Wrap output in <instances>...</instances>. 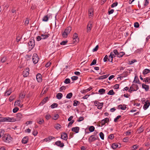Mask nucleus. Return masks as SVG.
<instances>
[{"label":"nucleus","instance_id":"obj_1","mask_svg":"<svg viewBox=\"0 0 150 150\" xmlns=\"http://www.w3.org/2000/svg\"><path fill=\"white\" fill-rule=\"evenodd\" d=\"M2 140L5 142L9 143L12 140V138L11 136L8 134H4L2 137Z\"/></svg>","mask_w":150,"mask_h":150},{"label":"nucleus","instance_id":"obj_2","mask_svg":"<svg viewBox=\"0 0 150 150\" xmlns=\"http://www.w3.org/2000/svg\"><path fill=\"white\" fill-rule=\"evenodd\" d=\"M71 30V28L70 26H69L66 28L64 31L62 33L63 38H67L68 35L70 33Z\"/></svg>","mask_w":150,"mask_h":150},{"label":"nucleus","instance_id":"obj_3","mask_svg":"<svg viewBox=\"0 0 150 150\" xmlns=\"http://www.w3.org/2000/svg\"><path fill=\"white\" fill-rule=\"evenodd\" d=\"M28 47L29 50H31L34 47L35 45V40L33 38H31L28 42Z\"/></svg>","mask_w":150,"mask_h":150},{"label":"nucleus","instance_id":"obj_4","mask_svg":"<svg viewBox=\"0 0 150 150\" xmlns=\"http://www.w3.org/2000/svg\"><path fill=\"white\" fill-rule=\"evenodd\" d=\"M39 58L36 53H34L33 56L32 60L34 64H35L38 62Z\"/></svg>","mask_w":150,"mask_h":150},{"label":"nucleus","instance_id":"obj_5","mask_svg":"<svg viewBox=\"0 0 150 150\" xmlns=\"http://www.w3.org/2000/svg\"><path fill=\"white\" fill-rule=\"evenodd\" d=\"M29 68L27 67L23 71V74L24 77H26L29 75Z\"/></svg>","mask_w":150,"mask_h":150},{"label":"nucleus","instance_id":"obj_6","mask_svg":"<svg viewBox=\"0 0 150 150\" xmlns=\"http://www.w3.org/2000/svg\"><path fill=\"white\" fill-rule=\"evenodd\" d=\"M97 139V138L96 137H94L93 135H91L88 138V141L91 143L95 141Z\"/></svg>","mask_w":150,"mask_h":150},{"label":"nucleus","instance_id":"obj_7","mask_svg":"<svg viewBox=\"0 0 150 150\" xmlns=\"http://www.w3.org/2000/svg\"><path fill=\"white\" fill-rule=\"evenodd\" d=\"M150 105V103L149 100L145 102V104L143 106V108L144 110L147 109Z\"/></svg>","mask_w":150,"mask_h":150},{"label":"nucleus","instance_id":"obj_8","mask_svg":"<svg viewBox=\"0 0 150 150\" xmlns=\"http://www.w3.org/2000/svg\"><path fill=\"white\" fill-rule=\"evenodd\" d=\"M24 115L21 113H18L16 115V121H19L23 117Z\"/></svg>","mask_w":150,"mask_h":150},{"label":"nucleus","instance_id":"obj_9","mask_svg":"<svg viewBox=\"0 0 150 150\" xmlns=\"http://www.w3.org/2000/svg\"><path fill=\"white\" fill-rule=\"evenodd\" d=\"M55 144L57 146L61 148H62L64 146V144L62 143L60 141H58L55 142Z\"/></svg>","mask_w":150,"mask_h":150},{"label":"nucleus","instance_id":"obj_10","mask_svg":"<svg viewBox=\"0 0 150 150\" xmlns=\"http://www.w3.org/2000/svg\"><path fill=\"white\" fill-rule=\"evenodd\" d=\"M61 138L65 140H67L68 138L67 134L65 132H63L61 134Z\"/></svg>","mask_w":150,"mask_h":150},{"label":"nucleus","instance_id":"obj_11","mask_svg":"<svg viewBox=\"0 0 150 150\" xmlns=\"http://www.w3.org/2000/svg\"><path fill=\"white\" fill-rule=\"evenodd\" d=\"M109 119L108 118H106L102 120L100 122V124L102 125H103L105 124L108 122H109Z\"/></svg>","mask_w":150,"mask_h":150},{"label":"nucleus","instance_id":"obj_12","mask_svg":"<svg viewBox=\"0 0 150 150\" xmlns=\"http://www.w3.org/2000/svg\"><path fill=\"white\" fill-rule=\"evenodd\" d=\"M36 79L37 81L39 82H41L42 81V75L41 74L38 73L37 74L36 76Z\"/></svg>","mask_w":150,"mask_h":150},{"label":"nucleus","instance_id":"obj_13","mask_svg":"<svg viewBox=\"0 0 150 150\" xmlns=\"http://www.w3.org/2000/svg\"><path fill=\"white\" fill-rule=\"evenodd\" d=\"M28 140V137L25 136L24 137L22 140V142L24 144H26L27 143Z\"/></svg>","mask_w":150,"mask_h":150},{"label":"nucleus","instance_id":"obj_14","mask_svg":"<svg viewBox=\"0 0 150 150\" xmlns=\"http://www.w3.org/2000/svg\"><path fill=\"white\" fill-rule=\"evenodd\" d=\"M80 129L79 127H76L72 128L71 130L72 131L75 132L76 133H78L79 132Z\"/></svg>","mask_w":150,"mask_h":150},{"label":"nucleus","instance_id":"obj_15","mask_svg":"<svg viewBox=\"0 0 150 150\" xmlns=\"http://www.w3.org/2000/svg\"><path fill=\"white\" fill-rule=\"evenodd\" d=\"M113 55H114V54L112 52H111L110 55L108 56V61L112 63V62L113 59L114 57H112V56Z\"/></svg>","mask_w":150,"mask_h":150},{"label":"nucleus","instance_id":"obj_16","mask_svg":"<svg viewBox=\"0 0 150 150\" xmlns=\"http://www.w3.org/2000/svg\"><path fill=\"white\" fill-rule=\"evenodd\" d=\"M130 87L132 88L133 90H134V91H136L139 89L138 86L137 84H133Z\"/></svg>","mask_w":150,"mask_h":150},{"label":"nucleus","instance_id":"obj_17","mask_svg":"<svg viewBox=\"0 0 150 150\" xmlns=\"http://www.w3.org/2000/svg\"><path fill=\"white\" fill-rule=\"evenodd\" d=\"M118 109H121L122 110H125L127 108L126 105L125 104L120 105L118 106Z\"/></svg>","mask_w":150,"mask_h":150},{"label":"nucleus","instance_id":"obj_18","mask_svg":"<svg viewBox=\"0 0 150 150\" xmlns=\"http://www.w3.org/2000/svg\"><path fill=\"white\" fill-rule=\"evenodd\" d=\"M92 24L90 22L88 23L87 27V32H89L90 31L92 28Z\"/></svg>","mask_w":150,"mask_h":150},{"label":"nucleus","instance_id":"obj_19","mask_svg":"<svg viewBox=\"0 0 150 150\" xmlns=\"http://www.w3.org/2000/svg\"><path fill=\"white\" fill-rule=\"evenodd\" d=\"M12 90L11 88L9 89L8 90L6 91L5 93V96H8L12 93Z\"/></svg>","mask_w":150,"mask_h":150},{"label":"nucleus","instance_id":"obj_20","mask_svg":"<svg viewBox=\"0 0 150 150\" xmlns=\"http://www.w3.org/2000/svg\"><path fill=\"white\" fill-rule=\"evenodd\" d=\"M109 75H104L101 76L97 78L96 79L97 80H102L106 78Z\"/></svg>","mask_w":150,"mask_h":150},{"label":"nucleus","instance_id":"obj_21","mask_svg":"<svg viewBox=\"0 0 150 150\" xmlns=\"http://www.w3.org/2000/svg\"><path fill=\"white\" fill-rule=\"evenodd\" d=\"M142 87L146 91H148L149 89V86L143 83L142 85Z\"/></svg>","mask_w":150,"mask_h":150},{"label":"nucleus","instance_id":"obj_22","mask_svg":"<svg viewBox=\"0 0 150 150\" xmlns=\"http://www.w3.org/2000/svg\"><path fill=\"white\" fill-rule=\"evenodd\" d=\"M6 120L7 121L9 122H14L16 121V119L14 118L13 117L10 118L9 117H6Z\"/></svg>","mask_w":150,"mask_h":150},{"label":"nucleus","instance_id":"obj_23","mask_svg":"<svg viewBox=\"0 0 150 150\" xmlns=\"http://www.w3.org/2000/svg\"><path fill=\"white\" fill-rule=\"evenodd\" d=\"M37 122L40 125H42L44 122L43 119L42 118H39L37 120Z\"/></svg>","mask_w":150,"mask_h":150},{"label":"nucleus","instance_id":"obj_24","mask_svg":"<svg viewBox=\"0 0 150 150\" xmlns=\"http://www.w3.org/2000/svg\"><path fill=\"white\" fill-rule=\"evenodd\" d=\"M42 39H45L47 38L49 36V34H41L40 35Z\"/></svg>","mask_w":150,"mask_h":150},{"label":"nucleus","instance_id":"obj_25","mask_svg":"<svg viewBox=\"0 0 150 150\" xmlns=\"http://www.w3.org/2000/svg\"><path fill=\"white\" fill-rule=\"evenodd\" d=\"M48 98L47 97H46L44 98L40 103V105H43V104H45L48 100Z\"/></svg>","mask_w":150,"mask_h":150},{"label":"nucleus","instance_id":"obj_26","mask_svg":"<svg viewBox=\"0 0 150 150\" xmlns=\"http://www.w3.org/2000/svg\"><path fill=\"white\" fill-rule=\"evenodd\" d=\"M134 82L136 83H138L139 84H141V83L140 82L139 80V79L138 77L137 76H135Z\"/></svg>","mask_w":150,"mask_h":150},{"label":"nucleus","instance_id":"obj_27","mask_svg":"<svg viewBox=\"0 0 150 150\" xmlns=\"http://www.w3.org/2000/svg\"><path fill=\"white\" fill-rule=\"evenodd\" d=\"M21 101L20 99L15 101L14 103V105L18 106H21V107L23 105L21 106V105H20Z\"/></svg>","mask_w":150,"mask_h":150},{"label":"nucleus","instance_id":"obj_28","mask_svg":"<svg viewBox=\"0 0 150 150\" xmlns=\"http://www.w3.org/2000/svg\"><path fill=\"white\" fill-rule=\"evenodd\" d=\"M62 94L60 93H59L57 94L56 96V98H57V99L60 100L62 98Z\"/></svg>","mask_w":150,"mask_h":150},{"label":"nucleus","instance_id":"obj_29","mask_svg":"<svg viewBox=\"0 0 150 150\" xmlns=\"http://www.w3.org/2000/svg\"><path fill=\"white\" fill-rule=\"evenodd\" d=\"M149 72H150V70L149 69H146L143 70V74L145 75Z\"/></svg>","mask_w":150,"mask_h":150},{"label":"nucleus","instance_id":"obj_30","mask_svg":"<svg viewBox=\"0 0 150 150\" xmlns=\"http://www.w3.org/2000/svg\"><path fill=\"white\" fill-rule=\"evenodd\" d=\"M144 130L143 127L141 126L137 129V132L138 133H140L142 132Z\"/></svg>","mask_w":150,"mask_h":150},{"label":"nucleus","instance_id":"obj_31","mask_svg":"<svg viewBox=\"0 0 150 150\" xmlns=\"http://www.w3.org/2000/svg\"><path fill=\"white\" fill-rule=\"evenodd\" d=\"M93 10L92 8H90L88 10L89 16H92L93 15Z\"/></svg>","mask_w":150,"mask_h":150},{"label":"nucleus","instance_id":"obj_32","mask_svg":"<svg viewBox=\"0 0 150 150\" xmlns=\"http://www.w3.org/2000/svg\"><path fill=\"white\" fill-rule=\"evenodd\" d=\"M49 17H48V15L45 16L43 18L42 21L46 22L49 19Z\"/></svg>","mask_w":150,"mask_h":150},{"label":"nucleus","instance_id":"obj_33","mask_svg":"<svg viewBox=\"0 0 150 150\" xmlns=\"http://www.w3.org/2000/svg\"><path fill=\"white\" fill-rule=\"evenodd\" d=\"M125 53L124 52H121L118 53V54L117 55V57H118L120 58L122 57V56L125 54Z\"/></svg>","mask_w":150,"mask_h":150},{"label":"nucleus","instance_id":"obj_34","mask_svg":"<svg viewBox=\"0 0 150 150\" xmlns=\"http://www.w3.org/2000/svg\"><path fill=\"white\" fill-rule=\"evenodd\" d=\"M25 97V95L23 94V93H21L19 94V98L20 99H22L24 98Z\"/></svg>","mask_w":150,"mask_h":150},{"label":"nucleus","instance_id":"obj_35","mask_svg":"<svg viewBox=\"0 0 150 150\" xmlns=\"http://www.w3.org/2000/svg\"><path fill=\"white\" fill-rule=\"evenodd\" d=\"M88 129L90 132H92L94 131L95 127L93 126H90L89 127Z\"/></svg>","mask_w":150,"mask_h":150},{"label":"nucleus","instance_id":"obj_36","mask_svg":"<svg viewBox=\"0 0 150 150\" xmlns=\"http://www.w3.org/2000/svg\"><path fill=\"white\" fill-rule=\"evenodd\" d=\"M118 146V145L116 143H113L112 145V147L113 149H115Z\"/></svg>","mask_w":150,"mask_h":150},{"label":"nucleus","instance_id":"obj_37","mask_svg":"<svg viewBox=\"0 0 150 150\" xmlns=\"http://www.w3.org/2000/svg\"><path fill=\"white\" fill-rule=\"evenodd\" d=\"M73 96V94L72 93H70L68 94L66 96V98L68 99L71 98Z\"/></svg>","mask_w":150,"mask_h":150},{"label":"nucleus","instance_id":"obj_38","mask_svg":"<svg viewBox=\"0 0 150 150\" xmlns=\"http://www.w3.org/2000/svg\"><path fill=\"white\" fill-rule=\"evenodd\" d=\"M62 127L59 124H57L55 128L57 130H59Z\"/></svg>","mask_w":150,"mask_h":150},{"label":"nucleus","instance_id":"obj_39","mask_svg":"<svg viewBox=\"0 0 150 150\" xmlns=\"http://www.w3.org/2000/svg\"><path fill=\"white\" fill-rule=\"evenodd\" d=\"M105 90L103 88H102L99 89L98 92L100 93L101 94H102L104 93L105 92Z\"/></svg>","mask_w":150,"mask_h":150},{"label":"nucleus","instance_id":"obj_40","mask_svg":"<svg viewBox=\"0 0 150 150\" xmlns=\"http://www.w3.org/2000/svg\"><path fill=\"white\" fill-rule=\"evenodd\" d=\"M128 72L127 71H124L121 75L123 77L127 76L128 75Z\"/></svg>","mask_w":150,"mask_h":150},{"label":"nucleus","instance_id":"obj_41","mask_svg":"<svg viewBox=\"0 0 150 150\" xmlns=\"http://www.w3.org/2000/svg\"><path fill=\"white\" fill-rule=\"evenodd\" d=\"M74 103L73 104V105L74 106H76L77 105H79L80 103V102L79 101L76 100H74Z\"/></svg>","mask_w":150,"mask_h":150},{"label":"nucleus","instance_id":"obj_42","mask_svg":"<svg viewBox=\"0 0 150 150\" xmlns=\"http://www.w3.org/2000/svg\"><path fill=\"white\" fill-rule=\"evenodd\" d=\"M103 103H99V104L98 106V108L99 109H101L103 106Z\"/></svg>","mask_w":150,"mask_h":150},{"label":"nucleus","instance_id":"obj_43","mask_svg":"<svg viewBox=\"0 0 150 150\" xmlns=\"http://www.w3.org/2000/svg\"><path fill=\"white\" fill-rule=\"evenodd\" d=\"M115 94L113 90H111L109 91L108 93V94L109 95H113Z\"/></svg>","mask_w":150,"mask_h":150},{"label":"nucleus","instance_id":"obj_44","mask_svg":"<svg viewBox=\"0 0 150 150\" xmlns=\"http://www.w3.org/2000/svg\"><path fill=\"white\" fill-rule=\"evenodd\" d=\"M58 106V104L57 103H54L51 105L52 108H57Z\"/></svg>","mask_w":150,"mask_h":150},{"label":"nucleus","instance_id":"obj_45","mask_svg":"<svg viewBox=\"0 0 150 150\" xmlns=\"http://www.w3.org/2000/svg\"><path fill=\"white\" fill-rule=\"evenodd\" d=\"M73 39H78L79 38L78 37V35L76 33H74L73 36Z\"/></svg>","mask_w":150,"mask_h":150},{"label":"nucleus","instance_id":"obj_46","mask_svg":"<svg viewBox=\"0 0 150 150\" xmlns=\"http://www.w3.org/2000/svg\"><path fill=\"white\" fill-rule=\"evenodd\" d=\"M6 117L1 118L0 117V122H4L7 121Z\"/></svg>","mask_w":150,"mask_h":150},{"label":"nucleus","instance_id":"obj_47","mask_svg":"<svg viewBox=\"0 0 150 150\" xmlns=\"http://www.w3.org/2000/svg\"><path fill=\"white\" fill-rule=\"evenodd\" d=\"M99 136L100 138L102 139H104V134L102 132H100L99 134Z\"/></svg>","mask_w":150,"mask_h":150},{"label":"nucleus","instance_id":"obj_48","mask_svg":"<svg viewBox=\"0 0 150 150\" xmlns=\"http://www.w3.org/2000/svg\"><path fill=\"white\" fill-rule=\"evenodd\" d=\"M6 59H7L6 57L5 56L3 57L2 58L1 60V62H6Z\"/></svg>","mask_w":150,"mask_h":150},{"label":"nucleus","instance_id":"obj_49","mask_svg":"<svg viewBox=\"0 0 150 150\" xmlns=\"http://www.w3.org/2000/svg\"><path fill=\"white\" fill-rule=\"evenodd\" d=\"M96 60L95 59H94L93 60L92 62H91V64H90V65L91 66L94 65H95L96 64Z\"/></svg>","mask_w":150,"mask_h":150},{"label":"nucleus","instance_id":"obj_50","mask_svg":"<svg viewBox=\"0 0 150 150\" xmlns=\"http://www.w3.org/2000/svg\"><path fill=\"white\" fill-rule=\"evenodd\" d=\"M64 82L66 84H68L70 83V80L69 79H66L64 80Z\"/></svg>","mask_w":150,"mask_h":150},{"label":"nucleus","instance_id":"obj_51","mask_svg":"<svg viewBox=\"0 0 150 150\" xmlns=\"http://www.w3.org/2000/svg\"><path fill=\"white\" fill-rule=\"evenodd\" d=\"M66 89V87L64 86H62L59 89L60 91H62L63 90H65Z\"/></svg>","mask_w":150,"mask_h":150},{"label":"nucleus","instance_id":"obj_52","mask_svg":"<svg viewBox=\"0 0 150 150\" xmlns=\"http://www.w3.org/2000/svg\"><path fill=\"white\" fill-rule=\"evenodd\" d=\"M45 117L47 120H49L51 118V116L50 115L47 114L45 115Z\"/></svg>","mask_w":150,"mask_h":150},{"label":"nucleus","instance_id":"obj_53","mask_svg":"<svg viewBox=\"0 0 150 150\" xmlns=\"http://www.w3.org/2000/svg\"><path fill=\"white\" fill-rule=\"evenodd\" d=\"M68 41H63L60 43V44L61 45H66L67 42Z\"/></svg>","mask_w":150,"mask_h":150},{"label":"nucleus","instance_id":"obj_54","mask_svg":"<svg viewBox=\"0 0 150 150\" xmlns=\"http://www.w3.org/2000/svg\"><path fill=\"white\" fill-rule=\"evenodd\" d=\"M139 146L137 145H134L132 146V148H133L132 150H135L138 148Z\"/></svg>","mask_w":150,"mask_h":150},{"label":"nucleus","instance_id":"obj_55","mask_svg":"<svg viewBox=\"0 0 150 150\" xmlns=\"http://www.w3.org/2000/svg\"><path fill=\"white\" fill-rule=\"evenodd\" d=\"M74 122V120H71L68 124V127H69L70 126H71V125Z\"/></svg>","mask_w":150,"mask_h":150},{"label":"nucleus","instance_id":"obj_56","mask_svg":"<svg viewBox=\"0 0 150 150\" xmlns=\"http://www.w3.org/2000/svg\"><path fill=\"white\" fill-rule=\"evenodd\" d=\"M59 117V116L58 115L56 114L54 116L53 118L52 119L55 120H57L58 118Z\"/></svg>","mask_w":150,"mask_h":150},{"label":"nucleus","instance_id":"obj_57","mask_svg":"<svg viewBox=\"0 0 150 150\" xmlns=\"http://www.w3.org/2000/svg\"><path fill=\"white\" fill-rule=\"evenodd\" d=\"M71 78L73 81H75L77 80L78 79V77L77 76H72Z\"/></svg>","mask_w":150,"mask_h":150},{"label":"nucleus","instance_id":"obj_58","mask_svg":"<svg viewBox=\"0 0 150 150\" xmlns=\"http://www.w3.org/2000/svg\"><path fill=\"white\" fill-rule=\"evenodd\" d=\"M118 4V3L117 2L114 3L112 4L111 6V7L112 8H113L117 6Z\"/></svg>","mask_w":150,"mask_h":150},{"label":"nucleus","instance_id":"obj_59","mask_svg":"<svg viewBox=\"0 0 150 150\" xmlns=\"http://www.w3.org/2000/svg\"><path fill=\"white\" fill-rule=\"evenodd\" d=\"M121 117V115H118L117 116L116 118H115L114 119V122H117V120L120 118V117Z\"/></svg>","mask_w":150,"mask_h":150},{"label":"nucleus","instance_id":"obj_60","mask_svg":"<svg viewBox=\"0 0 150 150\" xmlns=\"http://www.w3.org/2000/svg\"><path fill=\"white\" fill-rule=\"evenodd\" d=\"M134 27L136 28H138L139 27V24L138 22H135L134 23Z\"/></svg>","mask_w":150,"mask_h":150},{"label":"nucleus","instance_id":"obj_61","mask_svg":"<svg viewBox=\"0 0 150 150\" xmlns=\"http://www.w3.org/2000/svg\"><path fill=\"white\" fill-rule=\"evenodd\" d=\"M145 1V2L144 4V6H147L149 4V2L148 0H144Z\"/></svg>","mask_w":150,"mask_h":150},{"label":"nucleus","instance_id":"obj_62","mask_svg":"<svg viewBox=\"0 0 150 150\" xmlns=\"http://www.w3.org/2000/svg\"><path fill=\"white\" fill-rule=\"evenodd\" d=\"M99 46L98 45H97L93 49V52L96 51L98 49Z\"/></svg>","mask_w":150,"mask_h":150},{"label":"nucleus","instance_id":"obj_63","mask_svg":"<svg viewBox=\"0 0 150 150\" xmlns=\"http://www.w3.org/2000/svg\"><path fill=\"white\" fill-rule=\"evenodd\" d=\"M18 110L19 108L18 107L15 108L13 109V113H16Z\"/></svg>","mask_w":150,"mask_h":150},{"label":"nucleus","instance_id":"obj_64","mask_svg":"<svg viewBox=\"0 0 150 150\" xmlns=\"http://www.w3.org/2000/svg\"><path fill=\"white\" fill-rule=\"evenodd\" d=\"M108 56L106 55L103 59V61L104 62H106L108 60Z\"/></svg>","mask_w":150,"mask_h":150}]
</instances>
